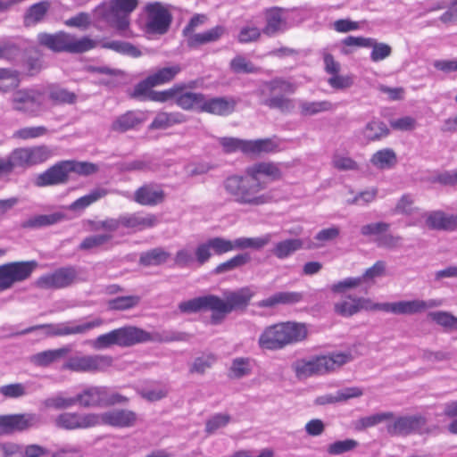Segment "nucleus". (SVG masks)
<instances>
[{
  "instance_id": "15",
  "label": "nucleus",
  "mask_w": 457,
  "mask_h": 457,
  "mask_svg": "<svg viewBox=\"0 0 457 457\" xmlns=\"http://www.w3.org/2000/svg\"><path fill=\"white\" fill-rule=\"evenodd\" d=\"M180 71L181 68L178 64L162 68L137 84L130 96L138 98L141 95L147 92L148 89L171 81Z\"/></svg>"
},
{
  "instance_id": "55",
  "label": "nucleus",
  "mask_w": 457,
  "mask_h": 457,
  "mask_svg": "<svg viewBox=\"0 0 457 457\" xmlns=\"http://www.w3.org/2000/svg\"><path fill=\"white\" fill-rule=\"evenodd\" d=\"M331 163L335 169L341 171H357L360 170V165L356 161L341 154H335Z\"/></svg>"
},
{
  "instance_id": "1",
  "label": "nucleus",
  "mask_w": 457,
  "mask_h": 457,
  "mask_svg": "<svg viewBox=\"0 0 457 457\" xmlns=\"http://www.w3.org/2000/svg\"><path fill=\"white\" fill-rule=\"evenodd\" d=\"M282 179L278 163L259 162L245 170V174H231L222 181L225 194L236 204L258 207L273 201L270 192H263L267 184Z\"/></svg>"
},
{
  "instance_id": "61",
  "label": "nucleus",
  "mask_w": 457,
  "mask_h": 457,
  "mask_svg": "<svg viewBox=\"0 0 457 457\" xmlns=\"http://www.w3.org/2000/svg\"><path fill=\"white\" fill-rule=\"evenodd\" d=\"M392 417L393 414L391 412H382L362 417L357 420L355 428L358 430H362L367 428L373 427L374 425L378 424L386 420H389Z\"/></svg>"
},
{
  "instance_id": "57",
  "label": "nucleus",
  "mask_w": 457,
  "mask_h": 457,
  "mask_svg": "<svg viewBox=\"0 0 457 457\" xmlns=\"http://www.w3.org/2000/svg\"><path fill=\"white\" fill-rule=\"evenodd\" d=\"M182 120L177 114L160 112L158 113L150 125L152 129H165L174 124L180 123Z\"/></svg>"
},
{
  "instance_id": "20",
  "label": "nucleus",
  "mask_w": 457,
  "mask_h": 457,
  "mask_svg": "<svg viewBox=\"0 0 457 457\" xmlns=\"http://www.w3.org/2000/svg\"><path fill=\"white\" fill-rule=\"evenodd\" d=\"M137 0H112L110 12L112 22L119 30H124L129 24V14L137 7Z\"/></svg>"
},
{
  "instance_id": "56",
  "label": "nucleus",
  "mask_w": 457,
  "mask_h": 457,
  "mask_svg": "<svg viewBox=\"0 0 457 457\" xmlns=\"http://www.w3.org/2000/svg\"><path fill=\"white\" fill-rule=\"evenodd\" d=\"M369 48H371L370 60L374 62H381L389 57L392 54V47L388 44L378 42L372 37Z\"/></svg>"
},
{
  "instance_id": "35",
  "label": "nucleus",
  "mask_w": 457,
  "mask_h": 457,
  "mask_svg": "<svg viewBox=\"0 0 457 457\" xmlns=\"http://www.w3.org/2000/svg\"><path fill=\"white\" fill-rule=\"evenodd\" d=\"M103 324L101 319H96L92 321L79 325H72L71 322L56 323L57 337H65L70 335L86 334L88 330L99 327Z\"/></svg>"
},
{
  "instance_id": "30",
  "label": "nucleus",
  "mask_w": 457,
  "mask_h": 457,
  "mask_svg": "<svg viewBox=\"0 0 457 457\" xmlns=\"http://www.w3.org/2000/svg\"><path fill=\"white\" fill-rule=\"evenodd\" d=\"M179 310L182 313H195L202 310H210L212 313H215L213 295H207L181 302L179 304Z\"/></svg>"
},
{
  "instance_id": "7",
  "label": "nucleus",
  "mask_w": 457,
  "mask_h": 457,
  "mask_svg": "<svg viewBox=\"0 0 457 457\" xmlns=\"http://www.w3.org/2000/svg\"><path fill=\"white\" fill-rule=\"evenodd\" d=\"M296 86L288 80L276 78L262 84V94L265 91L271 94L270 97L263 100L262 104L270 109L278 110L282 113H291L295 107L294 99L285 96L283 94H294Z\"/></svg>"
},
{
  "instance_id": "17",
  "label": "nucleus",
  "mask_w": 457,
  "mask_h": 457,
  "mask_svg": "<svg viewBox=\"0 0 457 457\" xmlns=\"http://www.w3.org/2000/svg\"><path fill=\"white\" fill-rule=\"evenodd\" d=\"M97 425L104 424L115 428L133 427L137 420V414L126 409H113L101 414H95Z\"/></svg>"
},
{
  "instance_id": "62",
  "label": "nucleus",
  "mask_w": 457,
  "mask_h": 457,
  "mask_svg": "<svg viewBox=\"0 0 457 457\" xmlns=\"http://www.w3.org/2000/svg\"><path fill=\"white\" fill-rule=\"evenodd\" d=\"M230 69L236 73H255L258 71L253 62L242 55H237L230 62Z\"/></svg>"
},
{
  "instance_id": "42",
  "label": "nucleus",
  "mask_w": 457,
  "mask_h": 457,
  "mask_svg": "<svg viewBox=\"0 0 457 457\" xmlns=\"http://www.w3.org/2000/svg\"><path fill=\"white\" fill-rule=\"evenodd\" d=\"M170 253L162 247H155L143 253L139 262L144 266H159L168 262Z\"/></svg>"
},
{
  "instance_id": "47",
  "label": "nucleus",
  "mask_w": 457,
  "mask_h": 457,
  "mask_svg": "<svg viewBox=\"0 0 457 457\" xmlns=\"http://www.w3.org/2000/svg\"><path fill=\"white\" fill-rule=\"evenodd\" d=\"M107 194L108 191L105 188H96L92 190L89 194L83 195L77 199L76 201H74L70 205L69 209L71 211L83 210L89 206L90 204H92L93 203L105 196Z\"/></svg>"
},
{
  "instance_id": "44",
  "label": "nucleus",
  "mask_w": 457,
  "mask_h": 457,
  "mask_svg": "<svg viewBox=\"0 0 457 457\" xmlns=\"http://www.w3.org/2000/svg\"><path fill=\"white\" fill-rule=\"evenodd\" d=\"M340 235V228L337 226L323 228L314 237V240L307 245L308 249H319L325 246L326 244L336 240Z\"/></svg>"
},
{
  "instance_id": "59",
  "label": "nucleus",
  "mask_w": 457,
  "mask_h": 457,
  "mask_svg": "<svg viewBox=\"0 0 457 457\" xmlns=\"http://www.w3.org/2000/svg\"><path fill=\"white\" fill-rule=\"evenodd\" d=\"M112 239V235L111 234H98L92 235L85 237L80 243L79 248L80 250H91L94 248L100 247Z\"/></svg>"
},
{
  "instance_id": "39",
  "label": "nucleus",
  "mask_w": 457,
  "mask_h": 457,
  "mask_svg": "<svg viewBox=\"0 0 457 457\" xmlns=\"http://www.w3.org/2000/svg\"><path fill=\"white\" fill-rule=\"evenodd\" d=\"M29 427V420L24 415H0V433L10 434Z\"/></svg>"
},
{
  "instance_id": "25",
  "label": "nucleus",
  "mask_w": 457,
  "mask_h": 457,
  "mask_svg": "<svg viewBox=\"0 0 457 457\" xmlns=\"http://www.w3.org/2000/svg\"><path fill=\"white\" fill-rule=\"evenodd\" d=\"M266 24L262 32L268 37H274L287 29V21L283 17V10L278 7L268 9L265 12Z\"/></svg>"
},
{
  "instance_id": "13",
  "label": "nucleus",
  "mask_w": 457,
  "mask_h": 457,
  "mask_svg": "<svg viewBox=\"0 0 457 457\" xmlns=\"http://www.w3.org/2000/svg\"><path fill=\"white\" fill-rule=\"evenodd\" d=\"M12 153L16 167L24 168L43 163L54 154L53 150L46 145L21 147Z\"/></svg>"
},
{
  "instance_id": "34",
  "label": "nucleus",
  "mask_w": 457,
  "mask_h": 457,
  "mask_svg": "<svg viewBox=\"0 0 457 457\" xmlns=\"http://www.w3.org/2000/svg\"><path fill=\"white\" fill-rule=\"evenodd\" d=\"M303 248V241L301 238H287L274 244L271 253L278 259L284 260Z\"/></svg>"
},
{
  "instance_id": "60",
  "label": "nucleus",
  "mask_w": 457,
  "mask_h": 457,
  "mask_svg": "<svg viewBox=\"0 0 457 457\" xmlns=\"http://www.w3.org/2000/svg\"><path fill=\"white\" fill-rule=\"evenodd\" d=\"M210 242V246L212 247V252L215 254H223L225 253L231 252L233 250H237L236 246V239L234 241L225 239L223 237H216L208 239Z\"/></svg>"
},
{
  "instance_id": "49",
  "label": "nucleus",
  "mask_w": 457,
  "mask_h": 457,
  "mask_svg": "<svg viewBox=\"0 0 457 457\" xmlns=\"http://www.w3.org/2000/svg\"><path fill=\"white\" fill-rule=\"evenodd\" d=\"M428 317L446 330H457V317L445 311L431 312Z\"/></svg>"
},
{
  "instance_id": "46",
  "label": "nucleus",
  "mask_w": 457,
  "mask_h": 457,
  "mask_svg": "<svg viewBox=\"0 0 457 457\" xmlns=\"http://www.w3.org/2000/svg\"><path fill=\"white\" fill-rule=\"evenodd\" d=\"M20 73L12 69L0 68V91L6 93L20 86Z\"/></svg>"
},
{
  "instance_id": "9",
  "label": "nucleus",
  "mask_w": 457,
  "mask_h": 457,
  "mask_svg": "<svg viewBox=\"0 0 457 457\" xmlns=\"http://www.w3.org/2000/svg\"><path fill=\"white\" fill-rule=\"evenodd\" d=\"M37 267L36 261L12 262L0 265V292L28 279Z\"/></svg>"
},
{
  "instance_id": "40",
  "label": "nucleus",
  "mask_w": 457,
  "mask_h": 457,
  "mask_svg": "<svg viewBox=\"0 0 457 457\" xmlns=\"http://www.w3.org/2000/svg\"><path fill=\"white\" fill-rule=\"evenodd\" d=\"M246 154L260 155L270 154L278 149V143L272 138L247 140Z\"/></svg>"
},
{
  "instance_id": "52",
  "label": "nucleus",
  "mask_w": 457,
  "mask_h": 457,
  "mask_svg": "<svg viewBox=\"0 0 457 457\" xmlns=\"http://www.w3.org/2000/svg\"><path fill=\"white\" fill-rule=\"evenodd\" d=\"M89 229L91 231H105L104 234H111L118 230L121 226V215L117 218H107L104 220H88Z\"/></svg>"
},
{
  "instance_id": "54",
  "label": "nucleus",
  "mask_w": 457,
  "mask_h": 457,
  "mask_svg": "<svg viewBox=\"0 0 457 457\" xmlns=\"http://www.w3.org/2000/svg\"><path fill=\"white\" fill-rule=\"evenodd\" d=\"M368 388L361 386H346L339 389L336 396H329L326 400H350L353 398L368 397Z\"/></svg>"
},
{
  "instance_id": "29",
  "label": "nucleus",
  "mask_w": 457,
  "mask_h": 457,
  "mask_svg": "<svg viewBox=\"0 0 457 457\" xmlns=\"http://www.w3.org/2000/svg\"><path fill=\"white\" fill-rule=\"evenodd\" d=\"M397 154L392 148L386 147L376 151L370 158V164L378 170H391L397 164Z\"/></svg>"
},
{
  "instance_id": "8",
  "label": "nucleus",
  "mask_w": 457,
  "mask_h": 457,
  "mask_svg": "<svg viewBox=\"0 0 457 457\" xmlns=\"http://www.w3.org/2000/svg\"><path fill=\"white\" fill-rule=\"evenodd\" d=\"M12 110L29 117H38L44 112L45 94L36 88H21L14 91L10 98Z\"/></svg>"
},
{
  "instance_id": "51",
  "label": "nucleus",
  "mask_w": 457,
  "mask_h": 457,
  "mask_svg": "<svg viewBox=\"0 0 457 457\" xmlns=\"http://www.w3.org/2000/svg\"><path fill=\"white\" fill-rule=\"evenodd\" d=\"M140 300L138 295L119 296L108 302V308L113 311H127L137 306Z\"/></svg>"
},
{
  "instance_id": "11",
  "label": "nucleus",
  "mask_w": 457,
  "mask_h": 457,
  "mask_svg": "<svg viewBox=\"0 0 457 457\" xmlns=\"http://www.w3.org/2000/svg\"><path fill=\"white\" fill-rule=\"evenodd\" d=\"M145 11L147 14L145 25V32L147 34H165L171 22V15L169 11L160 2L147 4Z\"/></svg>"
},
{
  "instance_id": "26",
  "label": "nucleus",
  "mask_w": 457,
  "mask_h": 457,
  "mask_svg": "<svg viewBox=\"0 0 457 457\" xmlns=\"http://www.w3.org/2000/svg\"><path fill=\"white\" fill-rule=\"evenodd\" d=\"M227 33L224 26L217 25L205 31L190 35L187 39V46L196 48L200 46L217 42Z\"/></svg>"
},
{
  "instance_id": "23",
  "label": "nucleus",
  "mask_w": 457,
  "mask_h": 457,
  "mask_svg": "<svg viewBox=\"0 0 457 457\" xmlns=\"http://www.w3.org/2000/svg\"><path fill=\"white\" fill-rule=\"evenodd\" d=\"M55 423L65 429L86 428L97 426V420L92 413L83 415L62 413L56 418Z\"/></svg>"
},
{
  "instance_id": "21",
  "label": "nucleus",
  "mask_w": 457,
  "mask_h": 457,
  "mask_svg": "<svg viewBox=\"0 0 457 457\" xmlns=\"http://www.w3.org/2000/svg\"><path fill=\"white\" fill-rule=\"evenodd\" d=\"M158 223L157 215L151 212H137L121 215V227L132 232L152 228Z\"/></svg>"
},
{
  "instance_id": "38",
  "label": "nucleus",
  "mask_w": 457,
  "mask_h": 457,
  "mask_svg": "<svg viewBox=\"0 0 457 457\" xmlns=\"http://www.w3.org/2000/svg\"><path fill=\"white\" fill-rule=\"evenodd\" d=\"M253 368V361L250 358L237 357L232 360L228 370V376L231 379H241L250 376Z\"/></svg>"
},
{
  "instance_id": "41",
  "label": "nucleus",
  "mask_w": 457,
  "mask_h": 457,
  "mask_svg": "<svg viewBox=\"0 0 457 457\" xmlns=\"http://www.w3.org/2000/svg\"><path fill=\"white\" fill-rule=\"evenodd\" d=\"M204 95L194 92H182L177 87L176 96L174 100L176 104L184 110H191L194 108L201 109Z\"/></svg>"
},
{
  "instance_id": "19",
  "label": "nucleus",
  "mask_w": 457,
  "mask_h": 457,
  "mask_svg": "<svg viewBox=\"0 0 457 457\" xmlns=\"http://www.w3.org/2000/svg\"><path fill=\"white\" fill-rule=\"evenodd\" d=\"M378 303H373L369 298L346 296L345 299L337 302L334 305V311L342 317H351L362 310L375 311Z\"/></svg>"
},
{
  "instance_id": "16",
  "label": "nucleus",
  "mask_w": 457,
  "mask_h": 457,
  "mask_svg": "<svg viewBox=\"0 0 457 457\" xmlns=\"http://www.w3.org/2000/svg\"><path fill=\"white\" fill-rule=\"evenodd\" d=\"M68 163L60 162L44 172L36 175L33 184L37 187H46L64 184L69 179Z\"/></svg>"
},
{
  "instance_id": "27",
  "label": "nucleus",
  "mask_w": 457,
  "mask_h": 457,
  "mask_svg": "<svg viewBox=\"0 0 457 457\" xmlns=\"http://www.w3.org/2000/svg\"><path fill=\"white\" fill-rule=\"evenodd\" d=\"M390 133L387 125L378 119L370 120L360 130L359 134L366 143L380 141Z\"/></svg>"
},
{
  "instance_id": "14",
  "label": "nucleus",
  "mask_w": 457,
  "mask_h": 457,
  "mask_svg": "<svg viewBox=\"0 0 457 457\" xmlns=\"http://www.w3.org/2000/svg\"><path fill=\"white\" fill-rule=\"evenodd\" d=\"M77 279L76 268L68 266L39 277L36 281V286L41 289H61L73 285Z\"/></svg>"
},
{
  "instance_id": "10",
  "label": "nucleus",
  "mask_w": 457,
  "mask_h": 457,
  "mask_svg": "<svg viewBox=\"0 0 457 457\" xmlns=\"http://www.w3.org/2000/svg\"><path fill=\"white\" fill-rule=\"evenodd\" d=\"M441 304L442 302L436 299H429L428 301L415 299L378 303L377 309L378 311L391 312L396 315H413L421 313L428 309L438 307Z\"/></svg>"
},
{
  "instance_id": "36",
  "label": "nucleus",
  "mask_w": 457,
  "mask_h": 457,
  "mask_svg": "<svg viewBox=\"0 0 457 457\" xmlns=\"http://www.w3.org/2000/svg\"><path fill=\"white\" fill-rule=\"evenodd\" d=\"M298 108L299 112L302 116H313L321 112L333 111L336 108V105L328 100H300L298 104Z\"/></svg>"
},
{
  "instance_id": "5",
  "label": "nucleus",
  "mask_w": 457,
  "mask_h": 457,
  "mask_svg": "<svg viewBox=\"0 0 457 457\" xmlns=\"http://www.w3.org/2000/svg\"><path fill=\"white\" fill-rule=\"evenodd\" d=\"M37 41L41 46L54 52L72 54L85 53L96 46V41L87 36L78 38L74 35L64 31L54 34L39 33Z\"/></svg>"
},
{
  "instance_id": "58",
  "label": "nucleus",
  "mask_w": 457,
  "mask_h": 457,
  "mask_svg": "<svg viewBox=\"0 0 457 457\" xmlns=\"http://www.w3.org/2000/svg\"><path fill=\"white\" fill-rule=\"evenodd\" d=\"M219 143L222 146L224 153L231 154L237 151H241L246 154L247 140H243L236 137H220Z\"/></svg>"
},
{
  "instance_id": "18",
  "label": "nucleus",
  "mask_w": 457,
  "mask_h": 457,
  "mask_svg": "<svg viewBox=\"0 0 457 457\" xmlns=\"http://www.w3.org/2000/svg\"><path fill=\"white\" fill-rule=\"evenodd\" d=\"M166 194L162 186L156 183H145L133 194L134 202L142 206H156L165 201Z\"/></svg>"
},
{
  "instance_id": "31",
  "label": "nucleus",
  "mask_w": 457,
  "mask_h": 457,
  "mask_svg": "<svg viewBox=\"0 0 457 457\" xmlns=\"http://www.w3.org/2000/svg\"><path fill=\"white\" fill-rule=\"evenodd\" d=\"M145 120L141 112L129 111L120 115L112 124V130L123 133L136 128Z\"/></svg>"
},
{
  "instance_id": "64",
  "label": "nucleus",
  "mask_w": 457,
  "mask_h": 457,
  "mask_svg": "<svg viewBox=\"0 0 457 457\" xmlns=\"http://www.w3.org/2000/svg\"><path fill=\"white\" fill-rule=\"evenodd\" d=\"M174 264L180 268L190 266L195 260L191 247L185 246L177 251L173 258Z\"/></svg>"
},
{
  "instance_id": "24",
  "label": "nucleus",
  "mask_w": 457,
  "mask_h": 457,
  "mask_svg": "<svg viewBox=\"0 0 457 457\" xmlns=\"http://www.w3.org/2000/svg\"><path fill=\"white\" fill-rule=\"evenodd\" d=\"M129 400L127 395H122L113 389L104 386H86L75 400Z\"/></svg>"
},
{
  "instance_id": "3",
  "label": "nucleus",
  "mask_w": 457,
  "mask_h": 457,
  "mask_svg": "<svg viewBox=\"0 0 457 457\" xmlns=\"http://www.w3.org/2000/svg\"><path fill=\"white\" fill-rule=\"evenodd\" d=\"M308 336L305 324L281 322L270 325L261 333L258 345L263 350L276 351L304 340Z\"/></svg>"
},
{
  "instance_id": "45",
  "label": "nucleus",
  "mask_w": 457,
  "mask_h": 457,
  "mask_svg": "<svg viewBox=\"0 0 457 457\" xmlns=\"http://www.w3.org/2000/svg\"><path fill=\"white\" fill-rule=\"evenodd\" d=\"M272 235L268 233L257 237H238L236 238L237 250L254 249L261 250L271 241Z\"/></svg>"
},
{
  "instance_id": "43",
  "label": "nucleus",
  "mask_w": 457,
  "mask_h": 457,
  "mask_svg": "<svg viewBox=\"0 0 457 457\" xmlns=\"http://www.w3.org/2000/svg\"><path fill=\"white\" fill-rule=\"evenodd\" d=\"M64 219V214L61 212H54L51 214H44L31 217L25 220L21 227L24 228H38L41 227L50 226L62 221Z\"/></svg>"
},
{
  "instance_id": "12",
  "label": "nucleus",
  "mask_w": 457,
  "mask_h": 457,
  "mask_svg": "<svg viewBox=\"0 0 457 457\" xmlns=\"http://www.w3.org/2000/svg\"><path fill=\"white\" fill-rule=\"evenodd\" d=\"M112 358L108 355H77L68 359L63 364V369L74 372H96L110 367Z\"/></svg>"
},
{
  "instance_id": "48",
  "label": "nucleus",
  "mask_w": 457,
  "mask_h": 457,
  "mask_svg": "<svg viewBox=\"0 0 457 457\" xmlns=\"http://www.w3.org/2000/svg\"><path fill=\"white\" fill-rule=\"evenodd\" d=\"M251 260L249 253H239L229 260L220 263L213 270L215 274H222L231 270H234L237 268H240L246 263H248Z\"/></svg>"
},
{
  "instance_id": "6",
  "label": "nucleus",
  "mask_w": 457,
  "mask_h": 457,
  "mask_svg": "<svg viewBox=\"0 0 457 457\" xmlns=\"http://www.w3.org/2000/svg\"><path fill=\"white\" fill-rule=\"evenodd\" d=\"M254 293L247 287L235 291H226L223 298L213 295L215 313L211 316V323L217 325L222 322L225 316L233 311L245 310Z\"/></svg>"
},
{
  "instance_id": "32",
  "label": "nucleus",
  "mask_w": 457,
  "mask_h": 457,
  "mask_svg": "<svg viewBox=\"0 0 457 457\" xmlns=\"http://www.w3.org/2000/svg\"><path fill=\"white\" fill-rule=\"evenodd\" d=\"M235 101L223 97H215L205 100L203 96L201 110L216 115H228L234 111Z\"/></svg>"
},
{
  "instance_id": "2",
  "label": "nucleus",
  "mask_w": 457,
  "mask_h": 457,
  "mask_svg": "<svg viewBox=\"0 0 457 457\" xmlns=\"http://www.w3.org/2000/svg\"><path fill=\"white\" fill-rule=\"evenodd\" d=\"M186 338L187 335L182 332L163 331L152 334L135 326H126L98 336L92 341L91 345L94 349L101 350L112 345L128 347L145 342L168 343L184 341Z\"/></svg>"
},
{
  "instance_id": "53",
  "label": "nucleus",
  "mask_w": 457,
  "mask_h": 457,
  "mask_svg": "<svg viewBox=\"0 0 457 457\" xmlns=\"http://www.w3.org/2000/svg\"><path fill=\"white\" fill-rule=\"evenodd\" d=\"M48 9V4L42 2L33 4L26 12L24 23L31 26L43 20Z\"/></svg>"
},
{
  "instance_id": "4",
  "label": "nucleus",
  "mask_w": 457,
  "mask_h": 457,
  "mask_svg": "<svg viewBox=\"0 0 457 457\" xmlns=\"http://www.w3.org/2000/svg\"><path fill=\"white\" fill-rule=\"evenodd\" d=\"M352 360V354L349 353H337L310 360H298L293 364V370L299 379H305L333 371Z\"/></svg>"
},
{
  "instance_id": "63",
  "label": "nucleus",
  "mask_w": 457,
  "mask_h": 457,
  "mask_svg": "<svg viewBox=\"0 0 457 457\" xmlns=\"http://www.w3.org/2000/svg\"><path fill=\"white\" fill-rule=\"evenodd\" d=\"M390 228V224L384 221L369 223L361 228V233L365 237H381Z\"/></svg>"
},
{
  "instance_id": "22",
  "label": "nucleus",
  "mask_w": 457,
  "mask_h": 457,
  "mask_svg": "<svg viewBox=\"0 0 457 457\" xmlns=\"http://www.w3.org/2000/svg\"><path fill=\"white\" fill-rule=\"evenodd\" d=\"M425 424V419L421 416L399 417L395 421L388 423L386 430L393 436H405L417 431Z\"/></svg>"
},
{
  "instance_id": "50",
  "label": "nucleus",
  "mask_w": 457,
  "mask_h": 457,
  "mask_svg": "<svg viewBox=\"0 0 457 457\" xmlns=\"http://www.w3.org/2000/svg\"><path fill=\"white\" fill-rule=\"evenodd\" d=\"M47 134L48 129L45 126H29L15 130L12 137L21 140H29L45 137Z\"/></svg>"
},
{
  "instance_id": "33",
  "label": "nucleus",
  "mask_w": 457,
  "mask_h": 457,
  "mask_svg": "<svg viewBox=\"0 0 457 457\" xmlns=\"http://www.w3.org/2000/svg\"><path fill=\"white\" fill-rule=\"evenodd\" d=\"M303 294L301 292H278L271 296L258 303L262 308H272L278 304H295L303 300Z\"/></svg>"
},
{
  "instance_id": "28",
  "label": "nucleus",
  "mask_w": 457,
  "mask_h": 457,
  "mask_svg": "<svg viewBox=\"0 0 457 457\" xmlns=\"http://www.w3.org/2000/svg\"><path fill=\"white\" fill-rule=\"evenodd\" d=\"M426 224L432 229L453 231L457 228V215L441 211L432 212L427 215Z\"/></svg>"
},
{
  "instance_id": "37",
  "label": "nucleus",
  "mask_w": 457,
  "mask_h": 457,
  "mask_svg": "<svg viewBox=\"0 0 457 457\" xmlns=\"http://www.w3.org/2000/svg\"><path fill=\"white\" fill-rule=\"evenodd\" d=\"M70 352L71 348L69 346H63L54 350L43 351L32 355L31 361L37 366L46 367L63 358Z\"/></svg>"
}]
</instances>
